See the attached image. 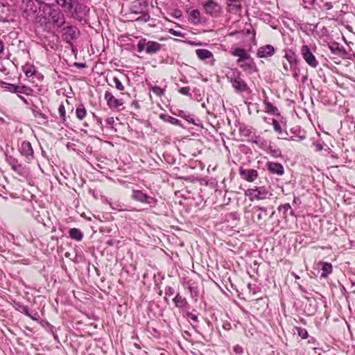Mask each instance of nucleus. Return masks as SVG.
<instances>
[{
	"instance_id": "f257e3e1",
	"label": "nucleus",
	"mask_w": 355,
	"mask_h": 355,
	"mask_svg": "<svg viewBox=\"0 0 355 355\" xmlns=\"http://www.w3.org/2000/svg\"><path fill=\"white\" fill-rule=\"evenodd\" d=\"M53 4L46 3L43 8V12L49 21L52 22L54 26L62 28L65 24V17L64 14L58 9H53Z\"/></svg>"
},
{
	"instance_id": "f03ea898",
	"label": "nucleus",
	"mask_w": 355,
	"mask_h": 355,
	"mask_svg": "<svg viewBox=\"0 0 355 355\" xmlns=\"http://www.w3.org/2000/svg\"><path fill=\"white\" fill-rule=\"evenodd\" d=\"M61 7L64 8L65 11L74 19H78L79 15L83 12L86 8L77 0H67L64 5L61 6Z\"/></svg>"
},
{
	"instance_id": "7ed1b4c3",
	"label": "nucleus",
	"mask_w": 355,
	"mask_h": 355,
	"mask_svg": "<svg viewBox=\"0 0 355 355\" xmlns=\"http://www.w3.org/2000/svg\"><path fill=\"white\" fill-rule=\"evenodd\" d=\"M267 194L268 191L263 187H259L254 189H249L245 191V196H248L251 201L265 199Z\"/></svg>"
},
{
	"instance_id": "20e7f679",
	"label": "nucleus",
	"mask_w": 355,
	"mask_h": 355,
	"mask_svg": "<svg viewBox=\"0 0 355 355\" xmlns=\"http://www.w3.org/2000/svg\"><path fill=\"white\" fill-rule=\"evenodd\" d=\"M301 53L306 62L311 67L315 68L318 62L317 61L315 55L311 52L309 47L307 45H303L301 48Z\"/></svg>"
},
{
	"instance_id": "39448f33",
	"label": "nucleus",
	"mask_w": 355,
	"mask_h": 355,
	"mask_svg": "<svg viewBox=\"0 0 355 355\" xmlns=\"http://www.w3.org/2000/svg\"><path fill=\"white\" fill-rule=\"evenodd\" d=\"M36 1V0H23L21 8L26 17H31L37 11L38 6Z\"/></svg>"
},
{
	"instance_id": "423d86ee",
	"label": "nucleus",
	"mask_w": 355,
	"mask_h": 355,
	"mask_svg": "<svg viewBox=\"0 0 355 355\" xmlns=\"http://www.w3.org/2000/svg\"><path fill=\"white\" fill-rule=\"evenodd\" d=\"M20 153L26 157L27 162H30L34 158V150L31 144L28 141H24L19 148Z\"/></svg>"
},
{
	"instance_id": "0eeeda50",
	"label": "nucleus",
	"mask_w": 355,
	"mask_h": 355,
	"mask_svg": "<svg viewBox=\"0 0 355 355\" xmlns=\"http://www.w3.org/2000/svg\"><path fill=\"white\" fill-rule=\"evenodd\" d=\"M247 212H251V220L254 223L263 220L267 216L266 209L259 207H254L251 210H248Z\"/></svg>"
},
{
	"instance_id": "6e6552de",
	"label": "nucleus",
	"mask_w": 355,
	"mask_h": 355,
	"mask_svg": "<svg viewBox=\"0 0 355 355\" xmlns=\"http://www.w3.org/2000/svg\"><path fill=\"white\" fill-rule=\"evenodd\" d=\"M131 198L135 201L145 204H151L154 201L153 198L143 193L140 190H132Z\"/></svg>"
},
{
	"instance_id": "1a4fd4ad",
	"label": "nucleus",
	"mask_w": 355,
	"mask_h": 355,
	"mask_svg": "<svg viewBox=\"0 0 355 355\" xmlns=\"http://www.w3.org/2000/svg\"><path fill=\"white\" fill-rule=\"evenodd\" d=\"M105 99L110 109H118L123 104L122 100L115 98L112 93L109 91L105 92Z\"/></svg>"
},
{
	"instance_id": "9d476101",
	"label": "nucleus",
	"mask_w": 355,
	"mask_h": 355,
	"mask_svg": "<svg viewBox=\"0 0 355 355\" xmlns=\"http://www.w3.org/2000/svg\"><path fill=\"white\" fill-rule=\"evenodd\" d=\"M232 83L234 89L239 92L244 90V81L242 75L238 71H234L232 76Z\"/></svg>"
},
{
	"instance_id": "9b49d317",
	"label": "nucleus",
	"mask_w": 355,
	"mask_h": 355,
	"mask_svg": "<svg viewBox=\"0 0 355 355\" xmlns=\"http://www.w3.org/2000/svg\"><path fill=\"white\" fill-rule=\"evenodd\" d=\"M275 53V49L270 44L261 46L257 51L259 58H266L272 56Z\"/></svg>"
},
{
	"instance_id": "f8f14e48",
	"label": "nucleus",
	"mask_w": 355,
	"mask_h": 355,
	"mask_svg": "<svg viewBox=\"0 0 355 355\" xmlns=\"http://www.w3.org/2000/svg\"><path fill=\"white\" fill-rule=\"evenodd\" d=\"M204 8L206 12L212 16H217L220 12V6L211 0L205 3Z\"/></svg>"
},
{
	"instance_id": "ddd939ff",
	"label": "nucleus",
	"mask_w": 355,
	"mask_h": 355,
	"mask_svg": "<svg viewBox=\"0 0 355 355\" xmlns=\"http://www.w3.org/2000/svg\"><path fill=\"white\" fill-rule=\"evenodd\" d=\"M266 166L268 170L272 174L282 175L284 173V167L280 163L268 162Z\"/></svg>"
},
{
	"instance_id": "4468645a",
	"label": "nucleus",
	"mask_w": 355,
	"mask_h": 355,
	"mask_svg": "<svg viewBox=\"0 0 355 355\" xmlns=\"http://www.w3.org/2000/svg\"><path fill=\"white\" fill-rule=\"evenodd\" d=\"M228 11L234 13L241 15L242 6L241 1L239 0H227Z\"/></svg>"
},
{
	"instance_id": "2eb2a0df",
	"label": "nucleus",
	"mask_w": 355,
	"mask_h": 355,
	"mask_svg": "<svg viewBox=\"0 0 355 355\" xmlns=\"http://www.w3.org/2000/svg\"><path fill=\"white\" fill-rule=\"evenodd\" d=\"M162 45L155 41H147L146 53L150 55L157 53L162 49Z\"/></svg>"
},
{
	"instance_id": "dca6fc26",
	"label": "nucleus",
	"mask_w": 355,
	"mask_h": 355,
	"mask_svg": "<svg viewBox=\"0 0 355 355\" xmlns=\"http://www.w3.org/2000/svg\"><path fill=\"white\" fill-rule=\"evenodd\" d=\"M318 265L321 266V270L322 271L320 278L326 279L333 272V266L331 263L320 261Z\"/></svg>"
},
{
	"instance_id": "f3484780",
	"label": "nucleus",
	"mask_w": 355,
	"mask_h": 355,
	"mask_svg": "<svg viewBox=\"0 0 355 355\" xmlns=\"http://www.w3.org/2000/svg\"><path fill=\"white\" fill-rule=\"evenodd\" d=\"M328 47L331 52L336 55L342 57L346 55L345 49L340 47L338 42H334L329 43Z\"/></svg>"
},
{
	"instance_id": "a211bd4d",
	"label": "nucleus",
	"mask_w": 355,
	"mask_h": 355,
	"mask_svg": "<svg viewBox=\"0 0 355 355\" xmlns=\"http://www.w3.org/2000/svg\"><path fill=\"white\" fill-rule=\"evenodd\" d=\"M76 27L72 26H68L63 28L62 32L64 40L67 42H69L76 37Z\"/></svg>"
},
{
	"instance_id": "6ab92c4d",
	"label": "nucleus",
	"mask_w": 355,
	"mask_h": 355,
	"mask_svg": "<svg viewBox=\"0 0 355 355\" xmlns=\"http://www.w3.org/2000/svg\"><path fill=\"white\" fill-rule=\"evenodd\" d=\"M245 37H248V40L253 45H257L255 30L251 24L248 25L246 23H245Z\"/></svg>"
},
{
	"instance_id": "aec40b11",
	"label": "nucleus",
	"mask_w": 355,
	"mask_h": 355,
	"mask_svg": "<svg viewBox=\"0 0 355 355\" xmlns=\"http://www.w3.org/2000/svg\"><path fill=\"white\" fill-rule=\"evenodd\" d=\"M1 87L4 88L6 90L9 91L10 92L15 93H23V90L24 87L18 86L10 83H7L5 82H2L1 83Z\"/></svg>"
},
{
	"instance_id": "412c9836",
	"label": "nucleus",
	"mask_w": 355,
	"mask_h": 355,
	"mask_svg": "<svg viewBox=\"0 0 355 355\" xmlns=\"http://www.w3.org/2000/svg\"><path fill=\"white\" fill-rule=\"evenodd\" d=\"M175 306L178 308H185L187 306L188 303L185 297H183L180 293H178L173 299Z\"/></svg>"
},
{
	"instance_id": "4be33fe9",
	"label": "nucleus",
	"mask_w": 355,
	"mask_h": 355,
	"mask_svg": "<svg viewBox=\"0 0 355 355\" xmlns=\"http://www.w3.org/2000/svg\"><path fill=\"white\" fill-rule=\"evenodd\" d=\"M87 114V111L83 104H79L76 109V116L78 119L83 120Z\"/></svg>"
},
{
	"instance_id": "5701e85b",
	"label": "nucleus",
	"mask_w": 355,
	"mask_h": 355,
	"mask_svg": "<svg viewBox=\"0 0 355 355\" xmlns=\"http://www.w3.org/2000/svg\"><path fill=\"white\" fill-rule=\"evenodd\" d=\"M196 53L198 58L200 60H206L213 57V54L211 51L207 49H199L196 50Z\"/></svg>"
},
{
	"instance_id": "b1692460",
	"label": "nucleus",
	"mask_w": 355,
	"mask_h": 355,
	"mask_svg": "<svg viewBox=\"0 0 355 355\" xmlns=\"http://www.w3.org/2000/svg\"><path fill=\"white\" fill-rule=\"evenodd\" d=\"M69 237L72 239H74L77 241H80L83 238V234L82 232L78 228H71L69 232Z\"/></svg>"
},
{
	"instance_id": "393cba45",
	"label": "nucleus",
	"mask_w": 355,
	"mask_h": 355,
	"mask_svg": "<svg viewBox=\"0 0 355 355\" xmlns=\"http://www.w3.org/2000/svg\"><path fill=\"white\" fill-rule=\"evenodd\" d=\"M189 21L194 24H197L200 21V14L198 10L193 9L189 12Z\"/></svg>"
},
{
	"instance_id": "a878e982",
	"label": "nucleus",
	"mask_w": 355,
	"mask_h": 355,
	"mask_svg": "<svg viewBox=\"0 0 355 355\" xmlns=\"http://www.w3.org/2000/svg\"><path fill=\"white\" fill-rule=\"evenodd\" d=\"M9 16L8 7L0 1V21H6Z\"/></svg>"
},
{
	"instance_id": "bb28decb",
	"label": "nucleus",
	"mask_w": 355,
	"mask_h": 355,
	"mask_svg": "<svg viewBox=\"0 0 355 355\" xmlns=\"http://www.w3.org/2000/svg\"><path fill=\"white\" fill-rule=\"evenodd\" d=\"M149 89L152 91L157 96L162 97L165 95L166 89L161 88L157 85H150Z\"/></svg>"
},
{
	"instance_id": "cd10ccee",
	"label": "nucleus",
	"mask_w": 355,
	"mask_h": 355,
	"mask_svg": "<svg viewBox=\"0 0 355 355\" xmlns=\"http://www.w3.org/2000/svg\"><path fill=\"white\" fill-rule=\"evenodd\" d=\"M258 176L257 171L254 169H250L245 171V180L248 182H253Z\"/></svg>"
},
{
	"instance_id": "c85d7f7f",
	"label": "nucleus",
	"mask_w": 355,
	"mask_h": 355,
	"mask_svg": "<svg viewBox=\"0 0 355 355\" xmlns=\"http://www.w3.org/2000/svg\"><path fill=\"white\" fill-rule=\"evenodd\" d=\"M265 105V112L270 114H275L278 109L277 107L274 106L270 102L265 101H264Z\"/></svg>"
},
{
	"instance_id": "c756f323",
	"label": "nucleus",
	"mask_w": 355,
	"mask_h": 355,
	"mask_svg": "<svg viewBox=\"0 0 355 355\" xmlns=\"http://www.w3.org/2000/svg\"><path fill=\"white\" fill-rule=\"evenodd\" d=\"M284 57L291 65L297 63V59L294 52L291 51H288L286 53Z\"/></svg>"
},
{
	"instance_id": "7c9ffc66",
	"label": "nucleus",
	"mask_w": 355,
	"mask_h": 355,
	"mask_svg": "<svg viewBox=\"0 0 355 355\" xmlns=\"http://www.w3.org/2000/svg\"><path fill=\"white\" fill-rule=\"evenodd\" d=\"M112 80L114 83V87L115 88L120 91L121 92V94H123V91H124L125 89V87L124 85L122 84L121 80L119 79V78L116 77V76H114L112 78Z\"/></svg>"
},
{
	"instance_id": "2f4dec72",
	"label": "nucleus",
	"mask_w": 355,
	"mask_h": 355,
	"mask_svg": "<svg viewBox=\"0 0 355 355\" xmlns=\"http://www.w3.org/2000/svg\"><path fill=\"white\" fill-rule=\"evenodd\" d=\"M245 137L248 141L257 142L255 132L250 130H245Z\"/></svg>"
},
{
	"instance_id": "473e14b6",
	"label": "nucleus",
	"mask_w": 355,
	"mask_h": 355,
	"mask_svg": "<svg viewBox=\"0 0 355 355\" xmlns=\"http://www.w3.org/2000/svg\"><path fill=\"white\" fill-rule=\"evenodd\" d=\"M137 51L141 53L143 51H146V47H147V41L146 39H143L139 41L137 44Z\"/></svg>"
},
{
	"instance_id": "72a5a7b5",
	"label": "nucleus",
	"mask_w": 355,
	"mask_h": 355,
	"mask_svg": "<svg viewBox=\"0 0 355 355\" xmlns=\"http://www.w3.org/2000/svg\"><path fill=\"white\" fill-rule=\"evenodd\" d=\"M58 113L60 114V118L62 119V122L65 123L67 121V117H66L65 107H64V104L62 103L60 105V106L58 107Z\"/></svg>"
},
{
	"instance_id": "f704fd0d",
	"label": "nucleus",
	"mask_w": 355,
	"mask_h": 355,
	"mask_svg": "<svg viewBox=\"0 0 355 355\" xmlns=\"http://www.w3.org/2000/svg\"><path fill=\"white\" fill-rule=\"evenodd\" d=\"M268 153L273 157H281V151L278 148H273L272 146H269Z\"/></svg>"
},
{
	"instance_id": "c9c22d12",
	"label": "nucleus",
	"mask_w": 355,
	"mask_h": 355,
	"mask_svg": "<svg viewBox=\"0 0 355 355\" xmlns=\"http://www.w3.org/2000/svg\"><path fill=\"white\" fill-rule=\"evenodd\" d=\"M233 55L235 56H238L239 58V60L242 61L244 59V49H236L234 51Z\"/></svg>"
},
{
	"instance_id": "e433bc0d",
	"label": "nucleus",
	"mask_w": 355,
	"mask_h": 355,
	"mask_svg": "<svg viewBox=\"0 0 355 355\" xmlns=\"http://www.w3.org/2000/svg\"><path fill=\"white\" fill-rule=\"evenodd\" d=\"M150 19V15L147 12L141 13L135 20L146 22Z\"/></svg>"
},
{
	"instance_id": "4c0bfd02",
	"label": "nucleus",
	"mask_w": 355,
	"mask_h": 355,
	"mask_svg": "<svg viewBox=\"0 0 355 355\" xmlns=\"http://www.w3.org/2000/svg\"><path fill=\"white\" fill-rule=\"evenodd\" d=\"M298 336L302 339H306L308 337V332L305 329L297 327V328Z\"/></svg>"
},
{
	"instance_id": "58836bf2",
	"label": "nucleus",
	"mask_w": 355,
	"mask_h": 355,
	"mask_svg": "<svg viewBox=\"0 0 355 355\" xmlns=\"http://www.w3.org/2000/svg\"><path fill=\"white\" fill-rule=\"evenodd\" d=\"M272 124L274 130L276 132H277L279 134H281L282 132V127H281L280 124L279 123V122L276 119H272Z\"/></svg>"
},
{
	"instance_id": "ea45409f",
	"label": "nucleus",
	"mask_w": 355,
	"mask_h": 355,
	"mask_svg": "<svg viewBox=\"0 0 355 355\" xmlns=\"http://www.w3.org/2000/svg\"><path fill=\"white\" fill-rule=\"evenodd\" d=\"M179 92L182 94V95H185V96H189L191 95L190 94V88L189 87H181L180 89H179Z\"/></svg>"
},
{
	"instance_id": "a19ab883",
	"label": "nucleus",
	"mask_w": 355,
	"mask_h": 355,
	"mask_svg": "<svg viewBox=\"0 0 355 355\" xmlns=\"http://www.w3.org/2000/svg\"><path fill=\"white\" fill-rule=\"evenodd\" d=\"M22 313H23L24 314H25L26 315H27L28 317L31 318L32 320H37V319H36L35 318H34V317L31 315V313H30L28 307H27V306H24V307L22 308Z\"/></svg>"
},
{
	"instance_id": "79ce46f5",
	"label": "nucleus",
	"mask_w": 355,
	"mask_h": 355,
	"mask_svg": "<svg viewBox=\"0 0 355 355\" xmlns=\"http://www.w3.org/2000/svg\"><path fill=\"white\" fill-rule=\"evenodd\" d=\"M279 211L284 210V213L287 212L288 210L291 209V205L289 203H286L284 205H282L278 207Z\"/></svg>"
},
{
	"instance_id": "37998d69",
	"label": "nucleus",
	"mask_w": 355,
	"mask_h": 355,
	"mask_svg": "<svg viewBox=\"0 0 355 355\" xmlns=\"http://www.w3.org/2000/svg\"><path fill=\"white\" fill-rule=\"evenodd\" d=\"M24 73L27 77H31L34 75V70L32 69L31 67H29L24 70Z\"/></svg>"
},
{
	"instance_id": "c03bdc74",
	"label": "nucleus",
	"mask_w": 355,
	"mask_h": 355,
	"mask_svg": "<svg viewBox=\"0 0 355 355\" xmlns=\"http://www.w3.org/2000/svg\"><path fill=\"white\" fill-rule=\"evenodd\" d=\"M165 293H166V295H167L168 296H171L175 293V290L172 287H167Z\"/></svg>"
},
{
	"instance_id": "a18cd8bd",
	"label": "nucleus",
	"mask_w": 355,
	"mask_h": 355,
	"mask_svg": "<svg viewBox=\"0 0 355 355\" xmlns=\"http://www.w3.org/2000/svg\"><path fill=\"white\" fill-rule=\"evenodd\" d=\"M169 33L173 35H175V36H178V37H182L183 36V34L179 31H175L173 29H170L169 30Z\"/></svg>"
},
{
	"instance_id": "49530a36",
	"label": "nucleus",
	"mask_w": 355,
	"mask_h": 355,
	"mask_svg": "<svg viewBox=\"0 0 355 355\" xmlns=\"http://www.w3.org/2000/svg\"><path fill=\"white\" fill-rule=\"evenodd\" d=\"M234 351L239 354H241L243 353V347L239 345H236L234 347Z\"/></svg>"
},
{
	"instance_id": "de8ad7c7",
	"label": "nucleus",
	"mask_w": 355,
	"mask_h": 355,
	"mask_svg": "<svg viewBox=\"0 0 355 355\" xmlns=\"http://www.w3.org/2000/svg\"><path fill=\"white\" fill-rule=\"evenodd\" d=\"M105 123L107 125L112 126L114 124V119L113 117H108L107 119H106Z\"/></svg>"
},
{
	"instance_id": "09e8293b",
	"label": "nucleus",
	"mask_w": 355,
	"mask_h": 355,
	"mask_svg": "<svg viewBox=\"0 0 355 355\" xmlns=\"http://www.w3.org/2000/svg\"><path fill=\"white\" fill-rule=\"evenodd\" d=\"M5 49L4 42L0 38V55L3 53Z\"/></svg>"
},
{
	"instance_id": "8fccbe9b",
	"label": "nucleus",
	"mask_w": 355,
	"mask_h": 355,
	"mask_svg": "<svg viewBox=\"0 0 355 355\" xmlns=\"http://www.w3.org/2000/svg\"><path fill=\"white\" fill-rule=\"evenodd\" d=\"M38 3H46L48 1H53L54 0H36Z\"/></svg>"
},
{
	"instance_id": "3c124183",
	"label": "nucleus",
	"mask_w": 355,
	"mask_h": 355,
	"mask_svg": "<svg viewBox=\"0 0 355 355\" xmlns=\"http://www.w3.org/2000/svg\"><path fill=\"white\" fill-rule=\"evenodd\" d=\"M283 67H284V69L285 70L286 72H288L289 71L288 67L286 64H284Z\"/></svg>"
},
{
	"instance_id": "603ef678",
	"label": "nucleus",
	"mask_w": 355,
	"mask_h": 355,
	"mask_svg": "<svg viewBox=\"0 0 355 355\" xmlns=\"http://www.w3.org/2000/svg\"><path fill=\"white\" fill-rule=\"evenodd\" d=\"M240 174L242 175H244V169L243 168H240Z\"/></svg>"
},
{
	"instance_id": "864d4df0",
	"label": "nucleus",
	"mask_w": 355,
	"mask_h": 355,
	"mask_svg": "<svg viewBox=\"0 0 355 355\" xmlns=\"http://www.w3.org/2000/svg\"><path fill=\"white\" fill-rule=\"evenodd\" d=\"M245 60H247L248 59V56L247 55V53H245Z\"/></svg>"
},
{
	"instance_id": "5fc2aeb1",
	"label": "nucleus",
	"mask_w": 355,
	"mask_h": 355,
	"mask_svg": "<svg viewBox=\"0 0 355 355\" xmlns=\"http://www.w3.org/2000/svg\"><path fill=\"white\" fill-rule=\"evenodd\" d=\"M98 122L101 124L102 123L101 119H98Z\"/></svg>"
},
{
	"instance_id": "6e6d98bb",
	"label": "nucleus",
	"mask_w": 355,
	"mask_h": 355,
	"mask_svg": "<svg viewBox=\"0 0 355 355\" xmlns=\"http://www.w3.org/2000/svg\"><path fill=\"white\" fill-rule=\"evenodd\" d=\"M196 318H197V317H196V316H193V317L192 318V319H193V320H196Z\"/></svg>"
},
{
	"instance_id": "4d7b16f0",
	"label": "nucleus",
	"mask_w": 355,
	"mask_h": 355,
	"mask_svg": "<svg viewBox=\"0 0 355 355\" xmlns=\"http://www.w3.org/2000/svg\"><path fill=\"white\" fill-rule=\"evenodd\" d=\"M290 214H291V215H293V211L291 210Z\"/></svg>"
},
{
	"instance_id": "13d9d810",
	"label": "nucleus",
	"mask_w": 355,
	"mask_h": 355,
	"mask_svg": "<svg viewBox=\"0 0 355 355\" xmlns=\"http://www.w3.org/2000/svg\"><path fill=\"white\" fill-rule=\"evenodd\" d=\"M66 102H67V104H69L68 100H66Z\"/></svg>"
},
{
	"instance_id": "bf43d9fd",
	"label": "nucleus",
	"mask_w": 355,
	"mask_h": 355,
	"mask_svg": "<svg viewBox=\"0 0 355 355\" xmlns=\"http://www.w3.org/2000/svg\"><path fill=\"white\" fill-rule=\"evenodd\" d=\"M160 355H166L164 353H162Z\"/></svg>"
}]
</instances>
